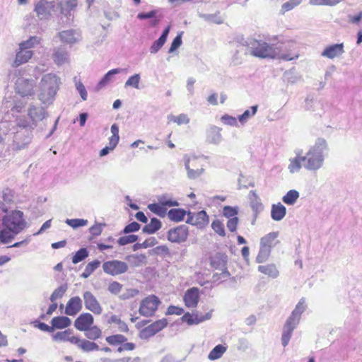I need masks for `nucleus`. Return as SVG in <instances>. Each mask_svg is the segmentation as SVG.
<instances>
[{
  "label": "nucleus",
  "mask_w": 362,
  "mask_h": 362,
  "mask_svg": "<svg viewBox=\"0 0 362 362\" xmlns=\"http://www.w3.org/2000/svg\"><path fill=\"white\" fill-rule=\"evenodd\" d=\"M74 81H75L76 88L77 91L78 92V93L80 94L81 98H82L83 100H86L87 98H88V93H87V91H86V89L84 85L83 84V83L81 81H76V78L74 79Z\"/></svg>",
  "instance_id": "obj_61"
},
{
  "label": "nucleus",
  "mask_w": 362,
  "mask_h": 362,
  "mask_svg": "<svg viewBox=\"0 0 362 362\" xmlns=\"http://www.w3.org/2000/svg\"><path fill=\"white\" fill-rule=\"evenodd\" d=\"M343 0H310L309 3L314 6H335Z\"/></svg>",
  "instance_id": "obj_59"
},
{
  "label": "nucleus",
  "mask_w": 362,
  "mask_h": 362,
  "mask_svg": "<svg viewBox=\"0 0 362 362\" xmlns=\"http://www.w3.org/2000/svg\"><path fill=\"white\" fill-rule=\"evenodd\" d=\"M344 53V43L341 42L327 46L321 53V56L329 59H333L340 57Z\"/></svg>",
  "instance_id": "obj_17"
},
{
  "label": "nucleus",
  "mask_w": 362,
  "mask_h": 362,
  "mask_svg": "<svg viewBox=\"0 0 362 362\" xmlns=\"http://www.w3.org/2000/svg\"><path fill=\"white\" fill-rule=\"evenodd\" d=\"M32 130L28 127H18L11 121L0 122V146L21 151L28 147L32 140Z\"/></svg>",
  "instance_id": "obj_1"
},
{
  "label": "nucleus",
  "mask_w": 362,
  "mask_h": 362,
  "mask_svg": "<svg viewBox=\"0 0 362 362\" xmlns=\"http://www.w3.org/2000/svg\"><path fill=\"white\" fill-rule=\"evenodd\" d=\"M257 109V105H253L250 109L246 110L242 115H240L238 119L240 126H245L256 115Z\"/></svg>",
  "instance_id": "obj_34"
},
{
  "label": "nucleus",
  "mask_w": 362,
  "mask_h": 362,
  "mask_svg": "<svg viewBox=\"0 0 362 362\" xmlns=\"http://www.w3.org/2000/svg\"><path fill=\"white\" fill-rule=\"evenodd\" d=\"M141 81V76L139 74H134L131 76L125 82L124 86L132 87L136 89H139V83Z\"/></svg>",
  "instance_id": "obj_50"
},
{
  "label": "nucleus",
  "mask_w": 362,
  "mask_h": 362,
  "mask_svg": "<svg viewBox=\"0 0 362 362\" xmlns=\"http://www.w3.org/2000/svg\"><path fill=\"white\" fill-rule=\"evenodd\" d=\"M83 308L82 300L78 296L71 298L66 305L65 314L70 316H74L79 313Z\"/></svg>",
  "instance_id": "obj_25"
},
{
  "label": "nucleus",
  "mask_w": 362,
  "mask_h": 362,
  "mask_svg": "<svg viewBox=\"0 0 362 362\" xmlns=\"http://www.w3.org/2000/svg\"><path fill=\"white\" fill-rule=\"evenodd\" d=\"M93 317L90 313H84L81 314L74 322V327L79 331L88 329L93 324Z\"/></svg>",
  "instance_id": "obj_24"
},
{
  "label": "nucleus",
  "mask_w": 362,
  "mask_h": 362,
  "mask_svg": "<svg viewBox=\"0 0 362 362\" xmlns=\"http://www.w3.org/2000/svg\"><path fill=\"white\" fill-rule=\"evenodd\" d=\"M170 220L175 222H180L185 219V216H187V212L182 209H172L168 214Z\"/></svg>",
  "instance_id": "obj_38"
},
{
  "label": "nucleus",
  "mask_w": 362,
  "mask_h": 362,
  "mask_svg": "<svg viewBox=\"0 0 362 362\" xmlns=\"http://www.w3.org/2000/svg\"><path fill=\"white\" fill-rule=\"evenodd\" d=\"M72 334L71 329H66L63 332H58L52 336V339L56 341H69L72 344V339H76L77 337L71 336Z\"/></svg>",
  "instance_id": "obj_39"
},
{
  "label": "nucleus",
  "mask_w": 362,
  "mask_h": 362,
  "mask_svg": "<svg viewBox=\"0 0 362 362\" xmlns=\"http://www.w3.org/2000/svg\"><path fill=\"white\" fill-rule=\"evenodd\" d=\"M84 305L86 310H90L95 315H100L103 308L96 298V297L89 291H86L83 294Z\"/></svg>",
  "instance_id": "obj_14"
},
{
  "label": "nucleus",
  "mask_w": 362,
  "mask_h": 362,
  "mask_svg": "<svg viewBox=\"0 0 362 362\" xmlns=\"http://www.w3.org/2000/svg\"><path fill=\"white\" fill-rule=\"evenodd\" d=\"M53 59L57 65L68 63L69 62V53L63 49L58 48L54 51Z\"/></svg>",
  "instance_id": "obj_35"
},
{
  "label": "nucleus",
  "mask_w": 362,
  "mask_h": 362,
  "mask_svg": "<svg viewBox=\"0 0 362 362\" xmlns=\"http://www.w3.org/2000/svg\"><path fill=\"white\" fill-rule=\"evenodd\" d=\"M56 12L66 13L76 6V0H54Z\"/></svg>",
  "instance_id": "obj_29"
},
{
  "label": "nucleus",
  "mask_w": 362,
  "mask_h": 362,
  "mask_svg": "<svg viewBox=\"0 0 362 362\" xmlns=\"http://www.w3.org/2000/svg\"><path fill=\"white\" fill-rule=\"evenodd\" d=\"M67 290L66 285H62L56 288L50 296L49 300L54 303L56 300L62 298Z\"/></svg>",
  "instance_id": "obj_52"
},
{
  "label": "nucleus",
  "mask_w": 362,
  "mask_h": 362,
  "mask_svg": "<svg viewBox=\"0 0 362 362\" xmlns=\"http://www.w3.org/2000/svg\"><path fill=\"white\" fill-rule=\"evenodd\" d=\"M160 304V300L157 296L150 295L141 300L139 309V314L144 317H151Z\"/></svg>",
  "instance_id": "obj_9"
},
{
  "label": "nucleus",
  "mask_w": 362,
  "mask_h": 362,
  "mask_svg": "<svg viewBox=\"0 0 362 362\" xmlns=\"http://www.w3.org/2000/svg\"><path fill=\"white\" fill-rule=\"evenodd\" d=\"M33 55V52L32 50L23 49L19 45L18 51L16 52V58L13 62L12 66L13 67H18L28 62L32 58Z\"/></svg>",
  "instance_id": "obj_27"
},
{
  "label": "nucleus",
  "mask_w": 362,
  "mask_h": 362,
  "mask_svg": "<svg viewBox=\"0 0 362 362\" xmlns=\"http://www.w3.org/2000/svg\"><path fill=\"white\" fill-rule=\"evenodd\" d=\"M286 207L281 203L273 204L272 206L271 216L274 220L280 221L286 215Z\"/></svg>",
  "instance_id": "obj_37"
},
{
  "label": "nucleus",
  "mask_w": 362,
  "mask_h": 362,
  "mask_svg": "<svg viewBox=\"0 0 362 362\" xmlns=\"http://www.w3.org/2000/svg\"><path fill=\"white\" fill-rule=\"evenodd\" d=\"M303 167L302 151L296 150L295 156L288 158V170L291 174H294L299 173Z\"/></svg>",
  "instance_id": "obj_22"
},
{
  "label": "nucleus",
  "mask_w": 362,
  "mask_h": 362,
  "mask_svg": "<svg viewBox=\"0 0 362 362\" xmlns=\"http://www.w3.org/2000/svg\"><path fill=\"white\" fill-rule=\"evenodd\" d=\"M271 253V247L267 245H260V249L259 253L256 257V262L258 263H262L266 262Z\"/></svg>",
  "instance_id": "obj_43"
},
{
  "label": "nucleus",
  "mask_w": 362,
  "mask_h": 362,
  "mask_svg": "<svg viewBox=\"0 0 362 362\" xmlns=\"http://www.w3.org/2000/svg\"><path fill=\"white\" fill-rule=\"evenodd\" d=\"M47 116L48 113L44 107L30 103L27 109V116L16 117V125L33 130Z\"/></svg>",
  "instance_id": "obj_6"
},
{
  "label": "nucleus",
  "mask_w": 362,
  "mask_h": 362,
  "mask_svg": "<svg viewBox=\"0 0 362 362\" xmlns=\"http://www.w3.org/2000/svg\"><path fill=\"white\" fill-rule=\"evenodd\" d=\"M148 209L153 213L164 217L167 214V209L161 203L149 204Z\"/></svg>",
  "instance_id": "obj_47"
},
{
  "label": "nucleus",
  "mask_w": 362,
  "mask_h": 362,
  "mask_svg": "<svg viewBox=\"0 0 362 362\" xmlns=\"http://www.w3.org/2000/svg\"><path fill=\"white\" fill-rule=\"evenodd\" d=\"M35 83L33 80L19 78L16 82L15 90L21 97L32 96L35 93Z\"/></svg>",
  "instance_id": "obj_12"
},
{
  "label": "nucleus",
  "mask_w": 362,
  "mask_h": 362,
  "mask_svg": "<svg viewBox=\"0 0 362 362\" xmlns=\"http://www.w3.org/2000/svg\"><path fill=\"white\" fill-rule=\"evenodd\" d=\"M60 78L54 74H47L40 83L39 100L44 104H51L59 90Z\"/></svg>",
  "instance_id": "obj_5"
},
{
  "label": "nucleus",
  "mask_w": 362,
  "mask_h": 362,
  "mask_svg": "<svg viewBox=\"0 0 362 362\" xmlns=\"http://www.w3.org/2000/svg\"><path fill=\"white\" fill-rule=\"evenodd\" d=\"M127 339L122 334H115L109 336L106 338L107 342L110 345L122 344L127 341Z\"/></svg>",
  "instance_id": "obj_51"
},
{
  "label": "nucleus",
  "mask_w": 362,
  "mask_h": 362,
  "mask_svg": "<svg viewBox=\"0 0 362 362\" xmlns=\"http://www.w3.org/2000/svg\"><path fill=\"white\" fill-rule=\"evenodd\" d=\"M199 300V288L196 287H192L187 290L183 297L185 305L189 308H196L198 305Z\"/></svg>",
  "instance_id": "obj_23"
},
{
  "label": "nucleus",
  "mask_w": 362,
  "mask_h": 362,
  "mask_svg": "<svg viewBox=\"0 0 362 362\" xmlns=\"http://www.w3.org/2000/svg\"><path fill=\"white\" fill-rule=\"evenodd\" d=\"M138 240V236L135 235H127L122 236L118 240V243L120 245H125L129 243H134Z\"/></svg>",
  "instance_id": "obj_62"
},
{
  "label": "nucleus",
  "mask_w": 362,
  "mask_h": 362,
  "mask_svg": "<svg viewBox=\"0 0 362 362\" xmlns=\"http://www.w3.org/2000/svg\"><path fill=\"white\" fill-rule=\"evenodd\" d=\"M84 332L85 336L90 340H95L100 338L102 334L100 329L97 326L91 325L88 329L85 330Z\"/></svg>",
  "instance_id": "obj_49"
},
{
  "label": "nucleus",
  "mask_w": 362,
  "mask_h": 362,
  "mask_svg": "<svg viewBox=\"0 0 362 362\" xmlns=\"http://www.w3.org/2000/svg\"><path fill=\"white\" fill-rule=\"evenodd\" d=\"M125 71L126 69L122 68H116L107 71L95 86V91H100V90L105 88L107 86L115 81V76L116 74H121Z\"/></svg>",
  "instance_id": "obj_20"
},
{
  "label": "nucleus",
  "mask_w": 362,
  "mask_h": 362,
  "mask_svg": "<svg viewBox=\"0 0 362 362\" xmlns=\"http://www.w3.org/2000/svg\"><path fill=\"white\" fill-rule=\"evenodd\" d=\"M128 268L126 262L119 260L107 261L103 264L104 272L111 276L124 274L127 272Z\"/></svg>",
  "instance_id": "obj_13"
},
{
  "label": "nucleus",
  "mask_w": 362,
  "mask_h": 362,
  "mask_svg": "<svg viewBox=\"0 0 362 362\" xmlns=\"http://www.w3.org/2000/svg\"><path fill=\"white\" fill-rule=\"evenodd\" d=\"M221 121L223 124L228 126L235 127H238L240 126L238 119L228 114L223 115L221 117Z\"/></svg>",
  "instance_id": "obj_53"
},
{
  "label": "nucleus",
  "mask_w": 362,
  "mask_h": 362,
  "mask_svg": "<svg viewBox=\"0 0 362 362\" xmlns=\"http://www.w3.org/2000/svg\"><path fill=\"white\" fill-rule=\"evenodd\" d=\"M170 30V25L167 26L165 28V30H163L160 37L157 40H156L153 43V45L151 46V47H150L151 53H152V54L157 53L160 50V49L164 45V44L165 43V42L167 40Z\"/></svg>",
  "instance_id": "obj_31"
},
{
  "label": "nucleus",
  "mask_w": 362,
  "mask_h": 362,
  "mask_svg": "<svg viewBox=\"0 0 362 362\" xmlns=\"http://www.w3.org/2000/svg\"><path fill=\"white\" fill-rule=\"evenodd\" d=\"M250 206L252 210V216L248 223L252 226L259 224L260 223L257 221L258 218H260L259 214L264 210V205L260 198L254 191L250 192Z\"/></svg>",
  "instance_id": "obj_11"
},
{
  "label": "nucleus",
  "mask_w": 362,
  "mask_h": 362,
  "mask_svg": "<svg viewBox=\"0 0 362 362\" xmlns=\"http://www.w3.org/2000/svg\"><path fill=\"white\" fill-rule=\"evenodd\" d=\"M304 107L307 110L319 114L322 109V104L320 101L313 98H307L305 100Z\"/></svg>",
  "instance_id": "obj_36"
},
{
  "label": "nucleus",
  "mask_w": 362,
  "mask_h": 362,
  "mask_svg": "<svg viewBox=\"0 0 362 362\" xmlns=\"http://www.w3.org/2000/svg\"><path fill=\"white\" fill-rule=\"evenodd\" d=\"M27 103L24 99H17L13 101L4 100L2 104V109L5 112V115L1 121H10V115L15 118L16 123V117L23 116L21 114L25 107Z\"/></svg>",
  "instance_id": "obj_8"
},
{
  "label": "nucleus",
  "mask_w": 362,
  "mask_h": 362,
  "mask_svg": "<svg viewBox=\"0 0 362 362\" xmlns=\"http://www.w3.org/2000/svg\"><path fill=\"white\" fill-rule=\"evenodd\" d=\"M72 344L76 345L79 349L85 352L99 350V346L95 343L86 339H81L78 337L71 340Z\"/></svg>",
  "instance_id": "obj_30"
},
{
  "label": "nucleus",
  "mask_w": 362,
  "mask_h": 362,
  "mask_svg": "<svg viewBox=\"0 0 362 362\" xmlns=\"http://www.w3.org/2000/svg\"><path fill=\"white\" fill-rule=\"evenodd\" d=\"M299 196L298 191L291 189L282 197V201L286 204L293 205L296 202Z\"/></svg>",
  "instance_id": "obj_45"
},
{
  "label": "nucleus",
  "mask_w": 362,
  "mask_h": 362,
  "mask_svg": "<svg viewBox=\"0 0 362 362\" xmlns=\"http://www.w3.org/2000/svg\"><path fill=\"white\" fill-rule=\"evenodd\" d=\"M219 269L221 271L220 273L216 272L213 274L212 279L214 282L218 281H223L230 275L226 266L223 268Z\"/></svg>",
  "instance_id": "obj_56"
},
{
  "label": "nucleus",
  "mask_w": 362,
  "mask_h": 362,
  "mask_svg": "<svg viewBox=\"0 0 362 362\" xmlns=\"http://www.w3.org/2000/svg\"><path fill=\"white\" fill-rule=\"evenodd\" d=\"M223 141L221 129L218 127L210 126L206 132V142L209 144L219 145Z\"/></svg>",
  "instance_id": "obj_21"
},
{
  "label": "nucleus",
  "mask_w": 362,
  "mask_h": 362,
  "mask_svg": "<svg viewBox=\"0 0 362 362\" xmlns=\"http://www.w3.org/2000/svg\"><path fill=\"white\" fill-rule=\"evenodd\" d=\"M200 18H203L206 21L214 22L217 24H220L223 22V20L216 15L214 14H205V13H199Z\"/></svg>",
  "instance_id": "obj_64"
},
{
  "label": "nucleus",
  "mask_w": 362,
  "mask_h": 362,
  "mask_svg": "<svg viewBox=\"0 0 362 362\" xmlns=\"http://www.w3.org/2000/svg\"><path fill=\"white\" fill-rule=\"evenodd\" d=\"M2 226H25L24 214L20 210L8 211V208L0 201V223Z\"/></svg>",
  "instance_id": "obj_7"
},
{
  "label": "nucleus",
  "mask_w": 362,
  "mask_h": 362,
  "mask_svg": "<svg viewBox=\"0 0 362 362\" xmlns=\"http://www.w3.org/2000/svg\"><path fill=\"white\" fill-rule=\"evenodd\" d=\"M186 223L192 226H204L209 223V216L204 210L197 213L188 211Z\"/></svg>",
  "instance_id": "obj_16"
},
{
  "label": "nucleus",
  "mask_w": 362,
  "mask_h": 362,
  "mask_svg": "<svg viewBox=\"0 0 362 362\" xmlns=\"http://www.w3.org/2000/svg\"><path fill=\"white\" fill-rule=\"evenodd\" d=\"M258 271L272 279H276L279 275V272L274 264L259 265Z\"/></svg>",
  "instance_id": "obj_33"
},
{
  "label": "nucleus",
  "mask_w": 362,
  "mask_h": 362,
  "mask_svg": "<svg viewBox=\"0 0 362 362\" xmlns=\"http://www.w3.org/2000/svg\"><path fill=\"white\" fill-rule=\"evenodd\" d=\"M187 228H173L168 231V238L170 242L181 243L187 237Z\"/></svg>",
  "instance_id": "obj_26"
},
{
  "label": "nucleus",
  "mask_w": 362,
  "mask_h": 362,
  "mask_svg": "<svg viewBox=\"0 0 362 362\" xmlns=\"http://www.w3.org/2000/svg\"><path fill=\"white\" fill-rule=\"evenodd\" d=\"M308 305L305 298H301L286 320L283 327L281 343L283 346H286L292 337L293 330L298 325L302 314L306 310Z\"/></svg>",
  "instance_id": "obj_4"
},
{
  "label": "nucleus",
  "mask_w": 362,
  "mask_h": 362,
  "mask_svg": "<svg viewBox=\"0 0 362 362\" xmlns=\"http://www.w3.org/2000/svg\"><path fill=\"white\" fill-rule=\"evenodd\" d=\"M34 11L40 20L48 19L52 14L57 13L54 1H48L47 0H40L37 1L35 5Z\"/></svg>",
  "instance_id": "obj_10"
},
{
  "label": "nucleus",
  "mask_w": 362,
  "mask_h": 362,
  "mask_svg": "<svg viewBox=\"0 0 362 362\" xmlns=\"http://www.w3.org/2000/svg\"><path fill=\"white\" fill-rule=\"evenodd\" d=\"M61 41L70 46L78 43L81 39V33L78 30H66L59 33Z\"/></svg>",
  "instance_id": "obj_15"
},
{
  "label": "nucleus",
  "mask_w": 362,
  "mask_h": 362,
  "mask_svg": "<svg viewBox=\"0 0 362 362\" xmlns=\"http://www.w3.org/2000/svg\"><path fill=\"white\" fill-rule=\"evenodd\" d=\"M168 325V320L165 318H163L161 320H158L153 323L151 324L149 327L152 329V331L156 334L163 328H165Z\"/></svg>",
  "instance_id": "obj_54"
},
{
  "label": "nucleus",
  "mask_w": 362,
  "mask_h": 362,
  "mask_svg": "<svg viewBox=\"0 0 362 362\" xmlns=\"http://www.w3.org/2000/svg\"><path fill=\"white\" fill-rule=\"evenodd\" d=\"M128 262L134 267H138L145 264L146 256L144 255H132L127 257Z\"/></svg>",
  "instance_id": "obj_42"
},
{
  "label": "nucleus",
  "mask_w": 362,
  "mask_h": 362,
  "mask_svg": "<svg viewBox=\"0 0 362 362\" xmlns=\"http://www.w3.org/2000/svg\"><path fill=\"white\" fill-rule=\"evenodd\" d=\"M239 213V207L238 206H225L223 208V216L228 219L226 226H237L239 223L238 217Z\"/></svg>",
  "instance_id": "obj_18"
},
{
  "label": "nucleus",
  "mask_w": 362,
  "mask_h": 362,
  "mask_svg": "<svg viewBox=\"0 0 362 362\" xmlns=\"http://www.w3.org/2000/svg\"><path fill=\"white\" fill-rule=\"evenodd\" d=\"M185 169L187 171V176L190 179H196L199 177L204 172L203 168L197 170L192 169L190 165L196 166L197 158L195 156H189L185 155L183 158Z\"/></svg>",
  "instance_id": "obj_19"
},
{
  "label": "nucleus",
  "mask_w": 362,
  "mask_h": 362,
  "mask_svg": "<svg viewBox=\"0 0 362 362\" xmlns=\"http://www.w3.org/2000/svg\"><path fill=\"white\" fill-rule=\"evenodd\" d=\"M226 256L216 257L211 259V264L216 269H222L226 265Z\"/></svg>",
  "instance_id": "obj_57"
},
{
  "label": "nucleus",
  "mask_w": 362,
  "mask_h": 362,
  "mask_svg": "<svg viewBox=\"0 0 362 362\" xmlns=\"http://www.w3.org/2000/svg\"><path fill=\"white\" fill-rule=\"evenodd\" d=\"M100 265V262L95 259L93 262H89L85 268L84 272L81 274V277L88 278L95 269H97Z\"/></svg>",
  "instance_id": "obj_48"
},
{
  "label": "nucleus",
  "mask_w": 362,
  "mask_h": 362,
  "mask_svg": "<svg viewBox=\"0 0 362 362\" xmlns=\"http://www.w3.org/2000/svg\"><path fill=\"white\" fill-rule=\"evenodd\" d=\"M183 31L180 32L174 38L173 41L171 43L170 47L168 50L169 53H172L175 52L177 48H179L182 42V37L183 35Z\"/></svg>",
  "instance_id": "obj_60"
},
{
  "label": "nucleus",
  "mask_w": 362,
  "mask_h": 362,
  "mask_svg": "<svg viewBox=\"0 0 362 362\" xmlns=\"http://www.w3.org/2000/svg\"><path fill=\"white\" fill-rule=\"evenodd\" d=\"M71 324V320L66 316L54 317L51 320V325L53 327V331L55 329H64L69 327Z\"/></svg>",
  "instance_id": "obj_32"
},
{
  "label": "nucleus",
  "mask_w": 362,
  "mask_h": 362,
  "mask_svg": "<svg viewBox=\"0 0 362 362\" xmlns=\"http://www.w3.org/2000/svg\"><path fill=\"white\" fill-rule=\"evenodd\" d=\"M23 228H4L0 231V242L7 244L11 242L14 236L20 233Z\"/></svg>",
  "instance_id": "obj_28"
},
{
  "label": "nucleus",
  "mask_w": 362,
  "mask_h": 362,
  "mask_svg": "<svg viewBox=\"0 0 362 362\" xmlns=\"http://www.w3.org/2000/svg\"><path fill=\"white\" fill-rule=\"evenodd\" d=\"M243 45L246 47V53L257 58L291 61L298 57V54L281 53L279 47L261 39L250 37Z\"/></svg>",
  "instance_id": "obj_2"
},
{
  "label": "nucleus",
  "mask_w": 362,
  "mask_h": 362,
  "mask_svg": "<svg viewBox=\"0 0 362 362\" xmlns=\"http://www.w3.org/2000/svg\"><path fill=\"white\" fill-rule=\"evenodd\" d=\"M226 347L218 344L216 346L209 354L208 358L214 361L220 358L223 354L226 351Z\"/></svg>",
  "instance_id": "obj_44"
},
{
  "label": "nucleus",
  "mask_w": 362,
  "mask_h": 362,
  "mask_svg": "<svg viewBox=\"0 0 362 362\" xmlns=\"http://www.w3.org/2000/svg\"><path fill=\"white\" fill-rule=\"evenodd\" d=\"M278 235V232L269 233L261 238L260 245H267L272 248L279 243V241L276 240Z\"/></svg>",
  "instance_id": "obj_40"
},
{
  "label": "nucleus",
  "mask_w": 362,
  "mask_h": 362,
  "mask_svg": "<svg viewBox=\"0 0 362 362\" xmlns=\"http://www.w3.org/2000/svg\"><path fill=\"white\" fill-rule=\"evenodd\" d=\"M182 320L187 322L189 325L199 324L198 314L194 315L187 313L182 317Z\"/></svg>",
  "instance_id": "obj_58"
},
{
  "label": "nucleus",
  "mask_w": 362,
  "mask_h": 362,
  "mask_svg": "<svg viewBox=\"0 0 362 362\" xmlns=\"http://www.w3.org/2000/svg\"><path fill=\"white\" fill-rule=\"evenodd\" d=\"M158 201L165 208L166 206H177L179 205V203L177 201L173 200L172 199H168L167 195H163L160 197L158 198Z\"/></svg>",
  "instance_id": "obj_63"
},
{
  "label": "nucleus",
  "mask_w": 362,
  "mask_h": 362,
  "mask_svg": "<svg viewBox=\"0 0 362 362\" xmlns=\"http://www.w3.org/2000/svg\"><path fill=\"white\" fill-rule=\"evenodd\" d=\"M41 41L42 39L40 37L31 36L28 40L21 42L19 45H21V48L30 50V49L34 48L37 45H40Z\"/></svg>",
  "instance_id": "obj_41"
},
{
  "label": "nucleus",
  "mask_w": 362,
  "mask_h": 362,
  "mask_svg": "<svg viewBox=\"0 0 362 362\" xmlns=\"http://www.w3.org/2000/svg\"><path fill=\"white\" fill-rule=\"evenodd\" d=\"M168 120L169 122H173L178 125L182 124H187L190 119L187 115L186 114H180L179 115H168Z\"/></svg>",
  "instance_id": "obj_46"
},
{
  "label": "nucleus",
  "mask_w": 362,
  "mask_h": 362,
  "mask_svg": "<svg viewBox=\"0 0 362 362\" xmlns=\"http://www.w3.org/2000/svg\"><path fill=\"white\" fill-rule=\"evenodd\" d=\"M328 145L324 139H318L315 144L303 155V166L310 172H317L325 163Z\"/></svg>",
  "instance_id": "obj_3"
},
{
  "label": "nucleus",
  "mask_w": 362,
  "mask_h": 362,
  "mask_svg": "<svg viewBox=\"0 0 362 362\" xmlns=\"http://www.w3.org/2000/svg\"><path fill=\"white\" fill-rule=\"evenodd\" d=\"M88 256V251L86 248L82 247L79 250H78L75 255L72 257V262L74 264H77L83 259H85Z\"/></svg>",
  "instance_id": "obj_55"
}]
</instances>
